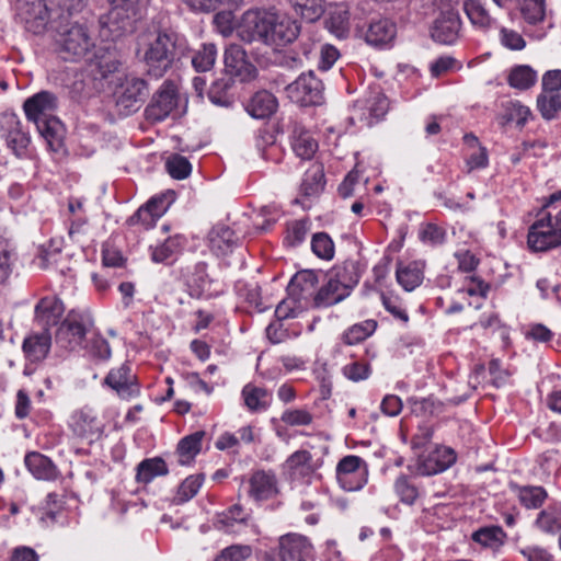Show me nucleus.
<instances>
[{
    "label": "nucleus",
    "instance_id": "obj_1",
    "mask_svg": "<svg viewBox=\"0 0 561 561\" xmlns=\"http://www.w3.org/2000/svg\"><path fill=\"white\" fill-rule=\"evenodd\" d=\"M141 61L146 73L154 79L162 78L185 53L186 45L176 32L160 30L142 37Z\"/></svg>",
    "mask_w": 561,
    "mask_h": 561
},
{
    "label": "nucleus",
    "instance_id": "obj_2",
    "mask_svg": "<svg viewBox=\"0 0 561 561\" xmlns=\"http://www.w3.org/2000/svg\"><path fill=\"white\" fill-rule=\"evenodd\" d=\"M56 23V45L64 60L77 61L85 57L94 46L85 25L59 15Z\"/></svg>",
    "mask_w": 561,
    "mask_h": 561
},
{
    "label": "nucleus",
    "instance_id": "obj_3",
    "mask_svg": "<svg viewBox=\"0 0 561 561\" xmlns=\"http://www.w3.org/2000/svg\"><path fill=\"white\" fill-rule=\"evenodd\" d=\"M285 91L291 102L300 106H318L324 101L323 82L312 70L301 73Z\"/></svg>",
    "mask_w": 561,
    "mask_h": 561
},
{
    "label": "nucleus",
    "instance_id": "obj_4",
    "mask_svg": "<svg viewBox=\"0 0 561 561\" xmlns=\"http://www.w3.org/2000/svg\"><path fill=\"white\" fill-rule=\"evenodd\" d=\"M178 88L171 80H165L157 90L145 108V117L150 123H158L171 116L179 105Z\"/></svg>",
    "mask_w": 561,
    "mask_h": 561
},
{
    "label": "nucleus",
    "instance_id": "obj_5",
    "mask_svg": "<svg viewBox=\"0 0 561 561\" xmlns=\"http://www.w3.org/2000/svg\"><path fill=\"white\" fill-rule=\"evenodd\" d=\"M148 94L146 80L138 77H126L114 92L116 106L125 115L137 112Z\"/></svg>",
    "mask_w": 561,
    "mask_h": 561
},
{
    "label": "nucleus",
    "instance_id": "obj_6",
    "mask_svg": "<svg viewBox=\"0 0 561 561\" xmlns=\"http://www.w3.org/2000/svg\"><path fill=\"white\" fill-rule=\"evenodd\" d=\"M272 13L260 10L245 11L238 25L237 35L244 43L262 42L267 45Z\"/></svg>",
    "mask_w": 561,
    "mask_h": 561
},
{
    "label": "nucleus",
    "instance_id": "obj_7",
    "mask_svg": "<svg viewBox=\"0 0 561 561\" xmlns=\"http://www.w3.org/2000/svg\"><path fill=\"white\" fill-rule=\"evenodd\" d=\"M527 244L533 252H545L561 245V228L553 226L550 213L529 227Z\"/></svg>",
    "mask_w": 561,
    "mask_h": 561
},
{
    "label": "nucleus",
    "instance_id": "obj_8",
    "mask_svg": "<svg viewBox=\"0 0 561 561\" xmlns=\"http://www.w3.org/2000/svg\"><path fill=\"white\" fill-rule=\"evenodd\" d=\"M367 463L358 456L343 457L336 466V479L346 491H357L367 482Z\"/></svg>",
    "mask_w": 561,
    "mask_h": 561
},
{
    "label": "nucleus",
    "instance_id": "obj_9",
    "mask_svg": "<svg viewBox=\"0 0 561 561\" xmlns=\"http://www.w3.org/2000/svg\"><path fill=\"white\" fill-rule=\"evenodd\" d=\"M461 31V20L459 13L454 8H447L439 11L434 19L430 34L434 42L443 45L454 44Z\"/></svg>",
    "mask_w": 561,
    "mask_h": 561
},
{
    "label": "nucleus",
    "instance_id": "obj_10",
    "mask_svg": "<svg viewBox=\"0 0 561 561\" xmlns=\"http://www.w3.org/2000/svg\"><path fill=\"white\" fill-rule=\"evenodd\" d=\"M354 110L358 112L359 119L366 121L368 125H371L387 114L389 100L379 87L371 88L354 102Z\"/></svg>",
    "mask_w": 561,
    "mask_h": 561
},
{
    "label": "nucleus",
    "instance_id": "obj_11",
    "mask_svg": "<svg viewBox=\"0 0 561 561\" xmlns=\"http://www.w3.org/2000/svg\"><path fill=\"white\" fill-rule=\"evenodd\" d=\"M138 15L136 11L110 3V10L100 16L99 22L102 28H107L114 37H118L134 30Z\"/></svg>",
    "mask_w": 561,
    "mask_h": 561
},
{
    "label": "nucleus",
    "instance_id": "obj_12",
    "mask_svg": "<svg viewBox=\"0 0 561 561\" xmlns=\"http://www.w3.org/2000/svg\"><path fill=\"white\" fill-rule=\"evenodd\" d=\"M89 329L82 319L69 314L57 329L55 340L62 348L73 351L83 345Z\"/></svg>",
    "mask_w": 561,
    "mask_h": 561
},
{
    "label": "nucleus",
    "instance_id": "obj_13",
    "mask_svg": "<svg viewBox=\"0 0 561 561\" xmlns=\"http://www.w3.org/2000/svg\"><path fill=\"white\" fill-rule=\"evenodd\" d=\"M267 45L285 46L296 41L300 34V24L287 15L272 13Z\"/></svg>",
    "mask_w": 561,
    "mask_h": 561
},
{
    "label": "nucleus",
    "instance_id": "obj_14",
    "mask_svg": "<svg viewBox=\"0 0 561 561\" xmlns=\"http://www.w3.org/2000/svg\"><path fill=\"white\" fill-rule=\"evenodd\" d=\"M19 15L27 31L39 34L48 21V9L44 0H18Z\"/></svg>",
    "mask_w": 561,
    "mask_h": 561
},
{
    "label": "nucleus",
    "instance_id": "obj_15",
    "mask_svg": "<svg viewBox=\"0 0 561 561\" xmlns=\"http://www.w3.org/2000/svg\"><path fill=\"white\" fill-rule=\"evenodd\" d=\"M56 107L57 98L48 91H41L36 93L28 98L23 104V108L28 121H32L35 125L38 124V121L54 117L53 112Z\"/></svg>",
    "mask_w": 561,
    "mask_h": 561
},
{
    "label": "nucleus",
    "instance_id": "obj_16",
    "mask_svg": "<svg viewBox=\"0 0 561 561\" xmlns=\"http://www.w3.org/2000/svg\"><path fill=\"white\" fill-rule=\"evenodd\" d=\"M104 382L123 399H129L139 393L136 376L131 374L128 364H123L119 368L112 369L105 377Z\"/></svg>",
    "mask_w": 561,
    "mask_h": 561
},
{
    "label": "nucleus",
    "instance_id": "obj_17",
    "mask_svg": "<svg viewBox=\"0 0 561 561\" xmlns=\"http://www.w3.org/2000/svg\"><path fill=\"white\" fill-rule=\"evenodd\" d=\"M69 425L76 436L85 439L99 437L103 428L93 411L87 408L73 412Z\"/></svg>",
    "mask_w": 561,
    "mask_h": 561
},
{
    "label": "nucleus",
    "instance_id": "obj_18",
    "mask_svg": "<svg viewBox=\"0 0 561 561\" xmlns=\"http://www.w3.org/2000/svg\"><path fill=\"white\" fill-rule=\"evenodd\" d=\"M456 461V453L449 447H436L419 465V472L432 476L445 471Z\"/></svg>",
    "mask_w": 561,
    "mask_h": 561
},
{
    "label": "nucleus",
    "instance_id": "obj_19",
    "mask_svg": "<svg viewBox=\"0 0 561 561\" xmlns=\"http://www.w3.org/2000/svg\"><path fill=\"white\" fill-rule=\"evenodd\" d=\"M225 65L241 80H252L257 76V69L247 60V53L239 45L233 44L226 49Z\"/></svg>",
    "mask_w": 561,
    "mask_h": 561
},
{
    "label": "nucleus",
    "instance_id": "obj_20",
    "mask_svg": "<svg viewBox=\"0 0 561 561\" xmlns=\"http://www.w3.org/2000/svg\"><path fill=\"white\" fill-rule=\"evenodd\" d=\"M1 128L4 131L7 144L16 154L26 149L30 144V137L22 130L21 122L15 114L3 115Z\"/></svg>",
    "mask_w": 561,
    "mask_h": 561
},
{
    "label": "nucleus",
    "instance_id": "obj_21",
    "mask_svg": "<svg viewBox=\"0 0 561 561\" xmlns=\"http://www.w3.org/2000/svg\"><path fill=\"white\" fill-rule=\"evenodd\" d=\"M209 247L217 255H226L237 247L241 238L228 226L216 225L208 233Z\"/></svg>",
    "mask_w": 561,
    "mask_h": 561
},
{
    "label": "nucleus",
    "instance_id": "obj_22",
    "mask_svg": "<svg viewBox=\"0 0 561 561\" xmlns=\"http://www.w3.org/2000/svg\"><path fill=\"white\" fill-rule=\"evenodd\" d=\"M65 311L64 304L55 296L42 298L35 307V319L47 330L58 323Z\"/></svg>",
    "mask_w": 561,
    "mask_h": 561
},
{
    "label": "nucleus",
    "instance_id": "obj_23",
    "mask_svg": "<svg viewBox=\"0 0 561 561\" xmlns=\"http://www.w3.org/2000/svg\"><path fill=\"white\" fill-rule=\"evenodd\" d=\"M277 107V99L267 90L255 92L245 105L247 112L257 119L271 117L276 112Z\"/></svg>",
    "mask_w": 561,
    "mask_h": 561
},
{
    "label": "nucleus",
    "instance_id": "obj_24",
    "mask_svg": "<svg viewBox=\"0 0 561 561\" xmlns=\"http://www.w3.org/2000/svg\"><path fill=\"white\" fill-rule=\"evenodd\" d=\"M318 274L312 270L297 272L288 285V293L296 300L307 299L314 296V289L318 285Z\"/></svg>",
    "mask_w": 561,
    "mask_h": 561
},
{
    "label": "nucleus",
    "instance_id": "obj_25",
    "mask_svg": "<svg viewBox=\"0 0 561 561\" xmlns=\"http://www.w3.org/2000/svg\"><path fill=\"white\" fill-rule=\"evenodd\" d=\"M290 139L294 152L304 160L311 159L318 149V142L310 131L298 123L291 125Z\"/></svg>",
    "mask_w": 561,
    "mask_h": 561
},
{
    "label": "nucleus",
    "instance_id": "obj_26",
    "mask_svg": "<svg viewBox=\"0 0 561 561\" xmlns=\"http://www.w3.org/2000/svg\"><path fill=\"white\" fill-rule=\"evenodd\" d=\"M278 492L276 478L273 473L256 471L250 478L249 495L255 501H265Z\"/></svg>",
    "mask_w": 561,
    "mask_h": 561
},
{
    "label": "nucleus",
    "instance_id": "obj_27",
    "mask_svg": "<svg viewBox=\"0 0 561 561\" xmlns=\"http://www.w3.org/2000/svg\"><path fill=\"white\" fill-rule=\"evenodd\" d=\"M327 282L313 296L316 308L331 307L344 300L350 294L333 277L327 275Z\"/></svg>",
    "mask_w": 561,
    "mask_h": 561
},
{
    "label": "nucleus",
    "instance_id": "obj_28",
    "mask_svg": "<svg viewBox=\"0 0 561 561\" xmlns=\"http://www.w3.org/2000/svg\"><path fill=\"white\" fill-rule=\"evenodd\" d=\"M396 36V25L386 18L373 19L365 33V39L369 45L381 46Z\"/></svg>",
    "mask_w": 561,
    "mask_h": 561
},
{
    "label": "nucleus",
    "instance_id": "obj_29",
    "mask_svg": "<svg viewBox=\"0 0 561 561\" xmlns=\"http://www.w3.org/2000/svg\"><path fill=\"white\" fill-rule=\"evenodd\" d=\"M36 128L46 140L49 150L54 152L64 150V128L61 122L56 116L38 121Z\"/></svg>",
    "mask_w": 561,
    "mask_h": 561
},
{
    "label": "nucleus",
    "instance_id": "obj_30",
    "mask_svg": "<svg viewBox=\"0 0 561 561\" xmlns=\"http://www.w3.org/2000/svg\"><path fill=\"white\" fill-rule=\"evenodd\" d=\"M24 462L28 471L36 479L55 480L58 476V470L53 461L37 451L28 453L25 456Z\"/></svg>",
    "mask_w": 561,
    "mask_h": 561
},
{
    "label": "nucleus",
    "instance_id": "obj_31",
    "mask_svg": "<svg viewBox=\"0 0 561 561\" xmlns=\"http://www.w3.org/2000/svg\"><path fill=\"white\" fill-rule=\"evenodd\" d=\"M249 518L250 515L244 512L243 507L234 504L227 511L218 514L214 525L219 530L232 534L238 531V527L245 526Z\"/></svg>",
    "mask_w": 561,
    "mask_h": 561
},
{
    "label": "nucleus",
    "instance_id": "obj_32",
    "mask_svg": "<svg viewBox=\"0 0 561 561\" xmlns=\"http://www.w3.org/2000/svg\"><path fill=\"white\" fill-rule=\"evenodd\" d=\"M51 345V336L47 330L41 333L32 334L23 342V351L32 362H39L44 359Z\"/></svg>",
    "mask_w": 561,
    "mask_h": 561
},
{
    "label": "nucleus",
    "instance_id": "obj_33",
    "mask_svg": "<svg viewBox=\"0 0 561 561\" xmlns=\"http://www.w3.org/2000/svg\"><path fill=\"white\" fill-rule=\"evenodd\" d=\"M348 294L358 283L359 265L356 261L346 260L343 264L333 267L329 273Z\"/></svg>",
    "mask_w": 561,
    "mask_h": 561
},
{
    "label": "nucleus",
    "instance_id": "obj_34",
    "mask_svg": "<svg viewBox=\"0 0 561 561\" xmlns=\"http://www.w3.org/2000/svg\"><path fill=\"white\" fill-rule=\"evenodd\" d=\"M205 436L204 431H197L191 435L183 437L176 447L179 463L182 466L190 465L202 449V440Z\"/></svg>",
    "mask_w": 561,
    "mask_h": 561
},
{
    "label": "nucleus",
    "instance_id": "obj_35",
    "mask_svg": "<svg viewBox=\"0 0 561 561\" xmlns=\"http://www.w3.org/2000/svg\"><path fill=\"white\" fill-rule=\"evenodd\" d=\"M503 112L497 119L501 126H506L515 122L518 127H524L528 117L531 115L529 107L518 101H507L502 104Z\"/></svg>",
    "mask_w": 561,
    "mask_h": 561
},
{
    "label": "nucleus",
    "instance_id": "obj_36",
    "mask_svg": "<svg viewBox=\"0 0 561 561\" xmlns=\"http://www.w3.org/2000/svg\"><path fill=\"white\" fill-rule=\"evenodd\" d=\"M165 461L160 457L148 458L137 466L136 480L139 483H149L158 476L168 474Z\"/></svg>",
    "mask_w": 561,
    "mask_h": 561
},
{
    "label": "nucleus",
    "instance_id": "obj_37",
    "mask_svg": "<svg viewBox=\"0 0 561 561\" xmlns=\"http://www.w3.org/2000/svg\"><path fill=\"white\" fill-rule=\"evenodd\" d=\"M293 11L307 22L318 21L324 13V0H287Z\"/></svg>",
    "mask_w": 561,
    "mask_h": 561
},
{
    "label": "nucleus",
    "instance_id": "obj_38",
    "mask_svg": "<svg viewBox=\"0 0 561 561\" xmlns=\"http://www.w3.org/2000/svg\"><path fill=\"white\" fill-rule=\"evenodd\" d=\"M244 403L250 411L265 410L272 400V394L261 387L248 383L242 389Z\"/></svg>",
    "mask_w": 561,
    "mask_h": 561
},
{
    "label": "nucleus",
    "instance_id": "obj_39",
    "mask_svg": "<svg viewBox=\"0 0 561 561\" xmlns=\"http://www.w3.org/2000/svg\"><path fill=\"white\" fill-rule=\"evenodd\" d=\"M210 278L207 274V265L199 262L195 265L193 274L187 279V287L190 296L193 298H201L208 293L210 286Z\"/></svg>",
    "mask_w": 561,
    "mask_h": 561
},
{
    "label": "nucleus",
    "instance_id": "obj_40",
    "mask_svg": "<svg viewBox=\"0 0 561 561\" xmlns=\"http://www.w3.org/2000/svg\"><path fill=\"white\" fill-rule=\"evenodd\" d=\"M233 84L231 77L225 76L213 82L208 90V98L211 103L229 107L233 103L232 95L229 94V90Z\"/></svg>",
    "mask_w": 561,
    "mask_h": 561
},
{
    "label": "nucleus",
    "instance_id": "obj_41",
    "mask_svg": "<svg viewBox=\"0 0 561 561\" xmlns=\"http://www.w3.org/2000/svg\"><path fill=\"white\" fill-rule=\"evenodd\" d=\"M537 108L546 121L557 118L561 113V92H541L537 98Z\"/></svg>",
    "mask_w": 561,
    "mask_h": 561
},
{
    "label": "nucleus",
    "instance_id": "obj_42",
    "mask_svg": "<svg viewBox=\"0 0 561 561\" xmlns=\"http://www.w3.org/2000/svg\"><path fill=\"white\" fill-rule=\"evenodd\" d=\"M508 84L518 90H528L537 82V72L527 65L515 66L511 69Z\"/></svg>",
    "mask_w": 561,
    "mask_h": 561
},
{
    "label": "nucleus",
    "instance_id": "obj_43",
    "mask_svg": "<svg viewBox=\"0 0 561 561\" xmlns=\"http://www.w3.org/2000/svg\"><path fill=\"white\" fill-rule=\"evenodd\" d=\"M463 9L473 25L488 28L494 22L481 0H466Z\"/></svg>",
    "mask_w": 561,
    "mask_h": 561
},
{
    "label": "nucleus",
    "instance_id": "obj_44",
    "mask_svg": "<svg viewBox=\"0 0 561 561\" xmlns=\"http://www.w3.org/2000/svg\"><path fill=\"white\" fill-rule=\"evenodd\" d=\"M398 283L407 290L412 291L423 280V272L419 265L413 262L407 266L399 265L396 272Z\"/></svg>",
    "mask_w": 561,
    "mask_h": 561
},
{
    "label": "nucleus",
    "instance_id": "obj_45",
    "mask_svg": "<svg viewBox=\"0 0 561 561\" xmlns=\"http://www.w3.org/2000/svg\"><path fill=\"white\" fill-rule=\"evenodd\" d=\"M184 245V238L174 236L168 238L163 243L151 248V257L157 263H164L174 254L181 251Z\"/></svg>",
    "mask_w": 561,
    "mask_h": 561
},
{
    "label": "nucleus",
    "instance_id": "obj_46",
    "mask_svg": "<svg viewBox=\"0 0 561 561\" xmlns=\"http://www.w3.org/2000/svg\"><path fill=\"white\" fill-rule=\"evenodd\" d=\"M300 187L305 196H313L322 192L324 188V172L322 167L314 165L308 170Z\"/></svg>",
    "mask_w": 561,
    "mask_h": 561
},
{
    "label": "nucleus",
    "instance_id": "obj_47",
    "mask_svg": "<svg viewBox=\"0 0 561 561\" xmlns=\"http://www.w3.org/2000/svg\"><path fill=\"white\" fill-rule=\"evenodd\" d=\"M217 48L215 44H204L192 57V65L196 71H209L216 61Z\"/></svg>",
    "mask_w": 561,
    "mask_h": 561
},
{
    "label": "nucleus",
    "instance_id": "obj_48",
    "mask_svg": "<svg viewBox=\"0 0 561 561\" xmlns=\"http://www.w3.org/2000/svg\"><path fill=\"white\" fill-rule=\"evenodd\" d=\"M519 502L526 508H538L540 507L548 494L542 486L525 485L518 488Z\"/></svg>",
    "mask_w": 561,
    "mask_h": 561
},
{
    "label": "nucleus",
    "instance_id": "obj_49",
    "mask_svg": "<svg viewBox=\"0 0 561 561\" xmlns=\"http://www.w3.org/2000/svg\"><path fill=\"white\" fill-rule=\"evenodd\" d=\"M537 526L547 533H556L561 529V510L557 505H550L541 511L536 519Z\"/></svg>",
    "mask_w": 561,
    "mask_h": 561
},
{
    "label": "nucleus",
    "instance_id": "obj_50",
    "mask_svg": "<svg viewBox=\"0 0 561 561\" xmlns=\"http://www.w3.org/2000/svg\"><path fill=\"white\" fill-rule=\"evenodd\" d=\"M376 328L377 322L375 320H367L363 323L354 324L343 334V341L347 345L360 343L370 336Z\"/></svg>",
    "mask_w": 561,
    "mask_h": 561
},
{
    "label": "nucleus",
    "instance_id": "obj_51",
    "mask_svg": "<svg viewBox=\"0 0 561 561\" xmlns=\"http://www.w3.org/2000/svg\"><path fill=\"white\" fill-rule=\"evenodd\" d=\"M546 0H520V12L525 21L536 25L543 21L546 15Z\"/></svg>",
    "mask_w": 561,
    "mask_h": 561
},
{
    "label": "nucleus",
    "instance_id": "obj_52",
    "mask_svg": "<svg viewBox=\"0 0 561 561\" xmlns=\"http://www.w3.org/2000/svg\"><path fill=\"white\" fill-rule=\"evenodd\" d=\"M204 480L203 474L190 476L179 486L178 493L173 500L175 504H183L194 497Z\"/></svg>",
    "mask_w": 561,
    "mask_h": 561
},
{
    "label": "nucleus",
    "instance_id": "obj_53",
    "mask_svg": "<svg viewBox=\"0 0 561 561\" xmlns=\"http://www.w3.org/2000/svg\"><path fill=\"white\" fill-rule=\"evenodd\" d=\"M15 260L14 248L10 240L0 236V282H4L12 272V264Z\"/></svg>",
    "mask_w": 561,
    "mask_h": 561
},
{
    "label": "nucleus",
    "instance_id": "obj_54",
    "mask_svg": "<svg viewBox=\"0 0 561 561\" xmlns=\"http://www.w3.org/2000/svg\"><path fill=\"white\" fill-rule=\"evenodd\" d=\"M282 550L287 551L289 556L293 559H297V561H306L304 557L310 553L311 545L305 537L296 536L282 542Z\"/></svg>",
    "mask_w": 561,
    "mask_h": 561
},
{
    "label": "nucleus",
    "instance_id": "obj_55",
    "mask_svg": "<svg viewBox=\"0 0 561 561\" xmlns=\"http://www.w3.org/2000/svg\"><path fill=\"white\" fill-rule=\"evenodd\" d=\"M311 249L322 260H331L334 255V243L327 232H317L312 236Z\"/></svg>",
    "mask_w": 561,
    "mask_h": 561
},
{
    "label": "nucleus",
    "instance_id": "obj_56",
    "mask_svg": "<svg viewBox=\"0 0 561 561\" xmlns=\"http://www.w3.org/2000/svg\"><path fill=\"white\" fill-rule=\"evenodd\" d=\"M165 169L173 179L182 180L190 175L192 165L185 157L174 153L167 159Z\"/></svg>",
    "mask_w": 561,
    "mask_h": 561
},
{
    "label": "nucleus",
    "instance_id": "obj_57",
    "mask_svg": "<svg viewBox=\"0 0 561 561\" xmlns=\"http://www.w3.org/2000/svg\"><path fill=\"white\" fill-rule=\"evenodd\" d=\"M286 465L291 471L308 473L313 471L312 455L308 450H297L288 457Z\"/></svg>",
    "mask_w": 561,
    "mask_h": 561
},
{
    "label": "nucleus",
    "instance_id": "obj_58",
    "mask_svg": "<svg viewBox=\"0 0 561 561\" xmlns=\"http://www.w3.org/2000/svg\"><path fill=\"white\" fill-rule=\"evenodd\" d=\"M409 403L414 414L426 416L434 415L442 410V403L436 401L433 397L428 398H410Z\"/></svg>",
    "mask_w": 561,
    "mask_h": 561
},
{
    "label": "nucleus",
    "instance_id": "obj_59",
    "mask_svg": "<svg viewBox=\"0 0 561 561\" xmlns=\"http://www.w3.org/2000/svg\"><path fill=\"white\" fill-rule=\"evenodd\" d=\"M164 198V196H160L149 199L145 206L140 207L133 216L128 218V224H138L139 219H141L144 215L148 214V211H152L153 215H158L160 217L167 209V206L163 205Z\"/></svg>",
    "mask_w": 561,
    "mask_h": 561
},
{
    "label": "nucleus",
    "instance_id": "obj_60",
    "mask_svg": "<svg viewBox=\"0 0 561 561\" xmlns=\"http://www.w3.org/2000/svg\"><path fill=\"white\" fill-rule=\"evenodd\" d=\"M503 531L500 527H484L474 531L471 536L472 540L485 547H494L501 542Z\"/></svg>",
    "mask_w": 561,
    "mask_h": 561
},
{
    "label": "nucleus",
    "instance_id": "obj_61",
    "mask_svg": "<svg viewBox=\"0 0 561 561\" xmlns=\"http://www.w3.org/2000/svg\"><path fill=\"white\" fill-rule=\"evenodd\" d=\"M251 553L250 546L232 545L221 550L214 561H244L250 558Z\"/></svg>",
    "mask_w": 561,
    "mask_h": 561
},
{
    "label": "nucleus",
    "instance_id": "obj_62",
    "mask_svg": "<svg viewBox=\"0 0 561 561\" xmlns=\"http://www.w3.org/2000/svg\"><path fill=\"white\" fill-rule=\"evenodd\" d=\"M394 489L401 501L409 505H412L419 496V490L416 485L411 483L404 476H401L397 479Z\"/></svg>",
    "mask_w": 561,
    "mask_h": 561
},
{
    "label": "nucleus",
    "instance_id": "obj_63",
    "mask_svg": "<svg viewBox=\"0 0 561 561\" xmlns=\"http://www.w3.org/2000/svg\"><path fill=\"white\" fill-rule=\"evenodd\" d=\"M420 238L432 245H439L445 242L446 230L436 224H426L420 231Z\"/></svg>",
    "mask_w": 561,
    "mask_h": 561
},
{
    "label": "nucleus",
    "instance_id": "obj_64",
    "mask_svg": "<svg viewBox=\"0 0 561 561\" xmlns=\"http://www.w3.org/2000/svg\"><path fill=\"white\" fill-rule=\"evenodd\" d=\"M344 376L352 381H360L368 378L370 367L368 363L352 362L343 367Z\"/></svg>",
    "mask_w": 561,
    "mask_h": 561
}]
</instances>
